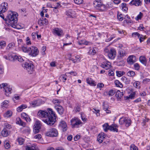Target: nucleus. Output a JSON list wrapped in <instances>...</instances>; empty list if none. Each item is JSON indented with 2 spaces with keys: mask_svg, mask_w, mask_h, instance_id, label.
<instances>
[{
  "mask_svg": "<svg viewBox=\"0 0 150 150\" xmlns=\"http://www.w3.org/2000/svg\"><path fill=\"white\" fill-rule=\"evenodd\" d=\"M4 69L3 66L0 64V75L4 73Z\"/></svg>",
  "mask_w": 150,
  "mask_h": 150,
  "instance_id": "57",
  "label": "nucleus"
},
{
  "mask_svg": "<svg viewBox=\"0 0 150 150\" xmlns=\"http://www.w3.org/2000/svg\"><path fill=\"white\" fill-rule=\"evenodd\" d=\"M115 92V91L113 90H111L109 91L108 94L110 96H112L114 94Z\"/></svg>",
  "mask_w": 150,
  "mask_h": 150,
  "instance_id": "59",
  "label": "nucleus"
},
{
  "mask_svg": "<svg viewBox=\"0 0 150 150\" xmlns=\"http://www.w3.org/2000/svg\"><path fill=\"white\" fill-rule=\"evenodd\" d=\"M8 8V4L6 2L3 3L0 5V17L5 21H7V19L4 18L3 13L7 10Z\"/></svg>",
  "mask_w": 150,
  "mask_h": 150,
  "instance_id": "4",
  "label": "nucleus"
},
{
  "mask_svg": "<svg viewBox=\"0 0 150 150\" xmlns=\"http://www.w3.org/2000/svg\"><path fill=\"white\" fill-rule=\"evenodd\" d=\"M116 74L117 76L120 77L125 74V72L123 71H116Z\"/></svg>",
  "mask_w": 150,
  "mask_h": 150,
  "instance_id": "51",
  "label": "nucleus"
},
{
  "mask_svg": "<svg viewBox=\"0 0 150 150\" xmlns=\"http://www.w3.org/2000/svg\"><path fill=\"white\" fill-rule=\"evenodd\" d=\"M38 24L40 26H42L44 24L47 25L48 24L47 20L45 18L42 17L38 19Z\"/></svg>",
  "mask_w": 150,
  "mask_h": 150,
  "instance_id": "13",
  "label": "nucleus"
},
{
  "mask_svg": "<svg viewBox=\"0 0 150 150\" xmlns=\"http://www.w3.org/2000/svg\"><path fill=\"white\" fill-rule=\"evenodd\" d=\"M11 88L10 86H8L7 87L4 88V90L5 92V95L6 96H8L11 93Z\"/></svg>",
  "mask_w": 150,
  "mask_h": 150,
  "instance_id": "24",
  "label": "nucleus"
},
{
  "mask_svg": "<svg viewBox=\"0 0 150 150\" xmlns=\"http://www.w3.org/2000/svg\"><path fill=\"white\" fill-rule=\"evenodd\" d=\"M16 123L17 124L24 127H25L26 125L25 123L23 122L19 117H17L16 118Z\"/></svg>",
  "mask_w": 150,
  "mask_h": 150,
  "instance_id": "23",
  "label": "nucleus"
},
{
  "mask_svg": "<svg viewBox=\"0 0 150 150\" xmlns=\"http://www.w3.org/2000/svg\"><path fill=\"white\" fill-rule=\"evenodd\" d=\"M103 108L104 110H107L109 109V105L108 104L105 103L104 102L103 105Z\"/></svg>",
  "mask_w": 150,
  "mask_h": 150,
  "instance_id": "46",
  "label": "nucleus"
},
{
  "mask_svg": "<svg viewBox=\"0 0 150 150\" xmlns=\"http://www.w3.org/2000/svg\"><path fill=\"white\" fill-rule=\"evenodd\" d=\"M6 45V42L5 41H2L0 42V47L2 48L4 47Z\"/></svg>",
  "mask_w": 150,
  "mask_h": 150,
  "instance_id": "53",
  "label": "nucleus"
},
{
  "mask_svg": "<svg viewBox=\"0 0 150 150\" xmlns=\"http://www.w3.org/2000/svg\"><path fill=\"white\" fill-rule=\"evenodd\" d=\"M106 137V134L104 133L101 132L98 134L97 140L99 143H101L103 142V140Z\"/></svg>",
  "mask_w": 150,
  "mask_h": 150,
  "instance_id": "15",
  "label": "nucleus"
},
{
  "mask_svg": "<svg viewBox=\"0 0 150 150\" xmlns=\"http://www.w3.org/2000/svg\"><path fill=\"white\" fill-rule=\"evenodd\" d=\"M50 115L46 118L43 119L42 121L47 125L52 126L56 121L57 115L54 111L51 110H50Z\"/></svg>",
  "mask_w": 150,
  "mask_h": 150,
  "instance_id": "2",
  "label": "nucleus"
},
{
  "mask_svg": "<svg viewBox=\"0 0 150 150\" xmlns=\"http://www.w3.org/2000/svg\"><path fill=\"white\" fill-rule=\"evenodd\" d=\"M143 16V14L141 12H140L139 14L135 18V19L137 20H139L141 19L142 17Z\"/></svg>",
  "mask_w": 150,
  "mask_h": 150,
  "instance_id": "50",
  "label": "nucleus"
},
{
  "mask_svg": "<svg viewBox=\"0 0 150 150\" xmlns=\"http://www.w3.org/2000/svg\"><path fill=\"white\" fill-rule=\"evenodd\" d=\"M52 102L55 105H58L62 102V100L57 98H54L52 100Z\"/></svg>",
  "mask_w": 150,
  "mask_h": 150,
  "instance_id": "28",
  "label": "nucleus"
},
{
  "mask_svg": "<svg viewBox=\"0 0 150 150\" xmlns=\"http://www.w3.org/2000/svg\"><path fill=\"white\" fill-rule=\"evenodd\" d=\"M40 101L39 100H35L31 102V104L33 107L38 106L40 105Z\"/></svg>",
  "mask_w": 150,
  "mask_h": 150,
  "instance_id": "27",
  "label": "nucleus"
},
{
  "mask_svg": "<svg viewBox=\"0 0 150 150\" xmlns=\"http://www.w3.org/2000/svg\"><path fill=\"white\" fill-rule=\"evenodd\" d=\"M123 95V93L121 92L119 90L117 91L116 93V96L118 99H121Z\"/></svg>",
  "mask_w": 150,
  "mask_h": 150,
  "instance_id": "31",
  "label": "nucleus"
},
{
  "mask_svg": "<svg viewBox=\"0 0 150 150\" xmlns=\"http://www.w3.org/2000/svg\"><path fill=\"white\" fill-rule=\"evenodd\" d=\"M30 50L28 54L32 57H35L39 53V51L37 48L35 46H31L30 47Z\"/></svg>",
  "mask_w": 150,
  "mask_h": 150,
  "instance_id": "8",
  "label": "nucleus"
},
{
  "mask_svg": "<svg viewBox=\"0 0 150 150\" xmlns=\"http://www.w3.org/2000/svg\"><path fill=\"white\" fill-rule=\"evenodd\" d=\"M15 44L13 42H11L9 43L6 47V49L7 50H9L10 49L12 48L14 46Z\"/></svg>",
  "mask_w": 150,
  "mask_h": 150,
  "instance_id": "48",
  "label": "nucleus"
},
{
  "mask_svg": "<svg viewBox=\"0 0 150 150\" xmlns=\"http://www.w3.org/2000/svg\"><path fill=\"white\" fill-rule=\"evenodd\" d=\"M95 49H96V47L90 49L88 53L91 55H95L96 53Z\"/></svg>",
  "mask_w": 150,
  "mask_h": 150,
  "instance_id": "37",
  "label": "nucleus"
},
{
  "mask_svg": "<svg viewBox=\"0 0 150 150\" xmlns=\"http://www.w3.org/2000/svg\"><path fill=\"white\" fill-rule=\"evenodd\" d=\"M121 79L126 84H129L130 81L125 76H123L122 77Z\"/></svg>",
  "mask_w": 150,
  "mask_h": 150,
  "instance_id": "36",
  "label": "nucleus"
},
{
  "mask_svg": "<svg viewBox=\"0 0 150 150\" xmlns=\"http://www.w3.org/2000/svg\"><path fill=\"white\" fill-rule=\"evenodd\" d=\"M115 83L116 86L120 88H122L123 87V85L118 80H115Z\"/></svg>",
  "mask_w": 150,
  "mask_h": 150,
  "instance_id": "40",
  "label": "nucleus"
},
{
  "mask_svg": "<svg viewBox=\"0 0 150 150\" xmlns=\"http://www.w3.org/2000/svg\"><path fill=\"white\" fill-rule=\"evenodd\" d=\"M9 103V101L8 100H5L2 103V107L6 108L8 105V104Z\"/></svg>",
  "mask_w": 150,
  "mask_h": 150,
  "instance_id": "41",
  "label": "nucleus"
},
{
  "mask_svg": "<svg viewBox=\"0 0 150 150\" xmlns=\"http://www.w3.org/2000/svg\"><path fill=\"white\" fill-rule=\"evenodd\" d=\"M93 5L94 8L98 11H105L108 9L107 6L103 4L100 0H95Z\"/></svg>",
  "mask_w": 150,
  "mask_h": 150,
  "instance_id": "3",
  "label": "nucleus"
},
{
  "mask_svg": "<svg viewBox=\"0 0 150 150\" xmlns=\"http://www.w3.org/2000/svg\"><path fill=\"white\" fill-rule=\"evenodd\" d=\"M2 136L4 137H7L9 134L8 131L6 128H4L1 132Z\"/></svg>",
  "mask_w": 150,
  "mask_h": 150,
  "instance_id": "29",
  "label": "nucleus"
},
{
  "mask_svg": "<svg viewBox=\"0 0 150 150\" xmlns=\"http://www.w3.org/2000/svg\"><path fill=\"white\" fill-rule=\"evenodd\" d=\"M140 83L138 81H136L133 83L134 86L136 88H140Z\"/></svg>",
  "mask_w": 150,
  "mask_h": 150,
  "instance_id": "45",
  "label": "nucleus"
},
{
  "mask_svg": "<svg viewBox=\"0 0 150 150\" xmlns=\"http://www.w3.org/2000/svg\"><path fill=\"white\" fill-rule=\"evenodd\" d=\"M108 75L109 76H113L114 75V71L112 69H110L109 71Z\"/></svg>",
  "mask_w": 150,
  "mask_h": 150,
  "instance_id": "60",
  "label": "nucleus"
},
{
  "mask_svg": "<svg viewBox=\"0 0 150 150\" xmlns=\"http://www.w3.org/2000/svg\"><path fill=\"white\" fill-rule=\"evenodd\" d=\"M119 54L121 57H123L126 55V53L125 50L122 49H121L119 50Z\"/></svg>",
  "mask_w": 150,
  "mask_h": 150,
  "instance_id": "38",
  "label": "nucleus"
},
{
  "mask_svg": "<svg viewBox=\"0 0 150 150\" xmlns=\"http://www.w3.org/2000/svg\"><path fill=\"white\" fill-rule=\"evenodd\" d=\"M8 86V84L6 83H3L0 85V88H2L4 89V88L7 87Z\"/></svg>",
  "mask_w": 150,
  "mask_h": 150,
  "instance_id": "61",
  "label": "nucleus"
},
{
  "mask_svg": "<svg viewBox=\"0 0 150 150\" xmlns=\"http://www.w3.org/2000/svg\"><path fill=\"white\" fill-rule=\"evenodd\" d=\"M74 3L78 5L82 4L83 2V0H74Z\"/></svg>",
  "mask_w": 150,
  "mask_h": 150,
  "instance_id": "52",
  "label": "nucleus"
},
{
  "mask_svg": "<svg viewBox=\"0 0 150 150\" xmlns=\"http://www.w3.org/2000/svg\"><path fill=\"white\" fill-rule=\"evenodd\" d=\"M109 58L111 59H114L116 56V51L114 48H111L108 54Z\"/></svg>",
  "mask_w": 150,
  "mask_h": 150,
  "instance_id": "12",
  "label": "nucleus"
},
{
  "mask_svg": "<svg viewBox=\"0 0 150 150\" xmlns=\"http://www.w3.org/2000/svg\"><path fill=\"white\" fill-rule=\"evenodd\" d=\"M131 121L129 119H127L124 117H121L119 120V124L121 125L125 124L126 127H128L131 124Z\"/></svg>",
  "mask_w": 150,
  "mask_h": 150,
  "instance_id": "9",
  "label": "nucleus"
},
{
  "mask_svg": "<svg viewBox=\"0 0 150 150\" xmlns=\"http://www.w3.org/2000/svg\"><path fill=\"white\" fill-rule=\"evenodd\" d=\"M59 126L61 128L63 132L66 131L67 129V123L64 121H62L60 122Z\"/></svg>",
  "mask_w": 150,
  "mask_h": 150,
  "instance_id": "19",
  "label": "nucleus"
},
{
  "mask_svg": "<svg viewBox=\"0 0 150 150\" xmlns=\"http://www.w3.org/2000/svg\"><path fill=\"white\" fill-rule=\"evenodd\" d=\"M136 61V57L134 56H130L127 59V62L130 64H133Z\"/></svg>",
  "mask_w": 150,
  "mask_h": 150,
  "instance_id": "21",
  "label": "nucleus"
},
{
  "mask_svg": "<svg viewBox=\"0 0 150 150\" xmlns=\"http://www.w3.org/2000/svg\"><path fill=\"white\" fill-rule=\"evenodd\" d=\"M15 55H13L11 53H9L7 55H4L3 57L7 60L11 61H15Z\"/></svg>",
  "mask_w": 150,
  "mask_h": 150,
  "instance_id": "18",
  "label": "nucleus"
},
{
  "mask_svg": "<svg viewBox=\"0 0 150 150\" xmlns=\"http://www.w3.org/2000/svg\"><path fill=\"white\" fill-rule=\"evenodd\" d=\"M142 0H132L130 3V4L134 5L136 6H139L142 4Z\"/></svg>",
  "mask_w": 150,
  "mask_h": 150,
  "instance_id": "20",
  "label": "nucleus"
},
{
  "mask_svg": "<svg viewBox=\"0 0 150 150\" xmlns=\"http://www.w3.org/2000/svg\"><path fill=\"white\" fill-rule=\"evenodd\" d=\"M138 38L139 39L140 42H142L145 39V38L142 35H140V36Z\"/></svg>",
  "mask_w": 150,
  "mask_h": 150,
  "instance_id": "54",
  "label": "nucleus"
},
{
  "mask_svg": "<svg viewBox=\"0 0 150 150\" xmlns=\"http://www.w3.org/2000/svg\"><path fill=\"white\" fill-rule=\"evenodd\" d=\"M67 76L63 74L60 77V78L61 79L63 80H64V81H63V82H64L65 81L67 80Z\"/></svg>",
  "mask_w": 150,
  "mask_h": 150,
  "instance_id": "56",
  "label": "nucleus"
},
{
  "mask_svg": "<svg viewBox=\"0 0 150 150\" xmlns=\"http://www.w3.org/2000/svg\"><path fill=\"white\" fill-rule=\"evenodd\" d=\"M51 110H52V109L51 108L48 109L47 111L46 110H40L38 112V115L40 117L45 119L50 115V111Z\"/></svg>",
  "mask_w": 150,
  "mask_h": 150,
  "instance_id": "6",
  "label": "nucleus"
},
{
  "mask_svg": "<svg viewBox=\"0 0 150 150\" xmlns=\"http://www.w3.org/2000/svg\"><path fill=\"white\" fill-rule=\"evenodd\" d=\"M15 61L18 60V61L22 62L23 61V60L22 57L20 56H18L16 55H15Z\"/></svg>",
  "mask_w": 150,
  "mask_h": 150,
  "instance_id": "42",
  "label": "nucleus"
},
{
  "mask_svg": "<svg viewBox=\"0 0 150 150\" xmlns=\"http://www.w3.org/2000/svg\"><path fill=\"white\" fill-rule=\"evenodd\" d=\"M27 107V106L25 104H22L19 106L17 108V111L18 112H20L23 109H25Z\"/></svg>",
  "mask_w": 150,
  "mask_h": 150,
  "instance_id": "30",
  "label": "nucleus"
},
{
  "mask_svg": "<svg viewBox=\"0 0 150 150\" xmlns=\"http://www.w3.org/2000/svg\"><path fill=\"white\" fill-rule=\"evenodd\" d=\"M17 141L20 145L23 144L24 141V139L22 138H19L17 139Z\"/></svg>",
  "mask_w": 150,
  "mask_h": 150,
  "instance_id": "49",
  "label": "nucleus"
},
{
  "mask_svg": "<svg viewBox=\"0 0 150 150\" xmlns=\"http://www.w3.org/2000/svg\"><path fill=\"white\" fill-rule=\"evenodd\" d=\"M76 13L74 10L69 9L67 10L65 12L66 15L69 18H75L76 17Z\"/></svg>",
  "mask_w": 150,
  "mask_h": 150,
  "instance_id": "10",
  "label": "nucleus"
},
{
  "mask_svg": "<svg viewBox=\"0 0 150 150\" xmlns=\"http://www.w3.org/2000/svg\"><path fill=\"white\" fill-rule=\"evenodd\" d=\"M140 34L138 32H134L132 34V36L133 37H135L137 36L138 37L140 36Z\"/></svg>",
  "mask_w": 150,
  "mask_h": 150,
  "instance_id": "64",
  "label": "nucleus"
},
{
  "mask_svg": "<svg viewBox=\"0 0 150 150\" xmlns=\"http://www.w3.org/2000/svg\"><path fill=\"white\" fill-rule=\"evenodd\" d=\"M130 150H138V148L135 146L134 144L131 145L130 147Z\"/></svg>",
  "mask_w": 150,
  "mask_h": 150,
  "instance_id": "55",
  "label": "nucleus"
},
{
  "mask_svg": "<svg viewBox=\"0 0 150 150\" xmlns=\"http://www.w3.org/2000/svg\"><path fill=\"white\" fill-rule=\"evenodd\" d=\"M86 81L91 86H95L96 84L95 83V81L90 78H87L86 79Z\"/></svg>",
  "mask_w": 150,
  "mask_h": 150,
  "instance_id": "25",
  "label": "nucleus"
},
{
  "mask_svg": "<svg viewBox=\"0 0 150 150\" xmlns=\"http://www.w3.org/2000/svg\"><path fill=\"white\" fill-rule=\"evenodd\" d=\"M71 122L72 128H78L79 125L83 123L80 119L76 117L72 118L71 120Z\"/></svg>",
  "mask_w": 150,
  "mask_h": 150,
  "instance_id": "5",
  "label": "nucleus"
},
{
  "mask_svg": "<svg viewBox=\"0 0 150 150\" xmlns=\"http://www.w3.org/2000/svg\"><path fill=\"white\" fill-rule=\"evenodd\" d=\"M54 107L59 114L62 115L63 114L64 109L62 106L59 105H55Z\"/></svg>",
  "mask_w": 150,
  "mask_h": 150,
  "instance_id": "16",
  "label": "nucleus"
},
{
  "mask_svg": "<svg viewBox=\"0 0 150 150\" xmlns=\"http://www.w3.org/2000/svg\"><path fill=\"white\" fill-rule=\"evenodd\" d=\"M29 47H27L26 45H24L22 47V50L25 53H29V52L30 50Z\"/></svg>",
  "mask_w": 150,
  "mask_h": 150,
  "instance_id": "34",
  "label": "nucleus"
},
{
  "mask_svg": "<svg viewBox=\"0 0 150 150\" xmlns=\"http://www.w3.org/2000/svg\"><path fill=\"white\" fill-rule=\"evenodd\" d=\"M34 127H36L37 128H38V129L40 128V124L39 121L37 122L34 125Z\"/></svg>",
  "mask_w": 150,
  "mask_h": 150,
  "instance_id": "58",
  "label": "nucleus"
},
{
  "mask_svg": "<svg viewBox=\"0 0 150 150\" xmlns=\"http://www.w3.org/2000/svg\"><path fill=\"white\" fill-rule=\"evenodd\" d=\"M18 14L15 12L9 11L6 17L8 25L14 28H16L17 22Z\"/></svg>",
  "mask_w": 150,
  "mask_h": 150,
  "instance_id": "1",
  "label": "nucleus"
},
{
  "mask_svg": "<svg viewBox=\"0 0 150 150\" xmlns=\"http://www.w3.org/2000/svg\"><path fill=\"white\" fill-rule=\"evenodd\" d=\"M26 150H39L38 147L35 145H32L29 146L28 145L26 146Z\"/></svg>",
  "mask_w": 150,
  "mask_h": 150,
  "instance_id": "22",
  "label": "nucleus"
},
{
  "mask_svg": "<svg viewBox=\"0 0 150 150\" xmlns=\"http://www.w3.org/2000/svg\"><path fill=\"white\" fill-rule=\"evenodd\" d=\"M134 67L136 70H138L139 69V65L137 63H135L134 64Z\"/></svg>",
  "mask_w": 150,
  "mask_h": 150,
  "instance_id": "63",
  "label": "nucleus"
},
{
  "mask_svg": "<svg viewBox=\"0 0 150 150\" xmlns=\"http://www.w3.org/2000/svg\"><path fill=\"white\" fill-rule=\"evenodd\" d=\"M12 112L11 110L7 111L4 114V116L5 117H8L11 116Z\"/></svg>",
  "mask_w": 150,
  "mask_h": 150,
  "instance_id": "32",
  "label": "nucleus"
},
{
  "mask_svg": "<svg viewBox=\"0 0 150 150\" xmlns=\"http://www.w3.org/2000/svg\"><path fill=\"white\" fill-rule=\"evenodd\" d=\"M81 105L79 104H76L75 107L74 108V110L76 112H79L81 110Z\"/></svg>",
  "mask_w": 150,
  "mask_h": 150,
  "instance_id": "43",
  "label": "nucleus"
},
{
  "mask_svg": "<svg viewBox=\"0 0 150 150\" xmlns=\"http://www.w3.org/2000/svg\"><path fill=\"white\" fill-rule=\"evenodd\" d=\"M22 66L28 71L33 70L34 66L31 63L25 62L22 64Z\"/></svg>",
  "mask_w": 150,
  "mask_h": 150,
  "instance_id": "11",
  "label": "nucleus"
},
{
  "mask_svg": "<svg viewBox=\"0 0 150 150\" xmlns=\"http://www.w3.org/2000/svg\"><path fill=\"white\" fill-rule=\"evenodd\" d=\"M135 73L133 71H129L127 73L128 76L130 77H133L135 75Z\"/></svg>",
  "mask_w": 150,
  "mask_h": 150,
  "instance_id": "44",
  "label": "nucleus"
},
{
  "mask_svg": "<svg viewBox=\"0 0 150 150\" xmlns=\"http://www.w3.org/2000/svg\"><path fill=\"white\" fill-rule=\"evenodd\" d=\"M110 127V126L108 125V123H105L103 125V130L105 132H107L108 130H109Z\"/></svg>",
  "mask_w": 150,
  "mask_h": 150,
  "instance_id": "35",
  "label": "nucleus"
},
{
  "mask_svg": "<svg viewBox=\"0 0 150 150\" xmlns=\"http://www.w3.org/2000/svg\"><path fill=\"white\" fill-rule=\"evenodd\" d=\"M109 130L114 132H118V129L117 128L115 127L112 125L110 126Z\"/></svg>",
  "mask_w": 150,
  "mask_h": 150,
  "instance_id": "47",
  "label": "nucleus"
},
{
  "mask_svg": "<svg viewBox=\"0 0 150 150\" xmlns=\"http://www.w3.org/2000/svg\"><path fill=\"white\" fill-rule=\"evenodd\" d=\"M4 143V147L6 149H8L10 147V145L8 140H5Z\"/></svg>",
  "mask_w": 150,
  "mask_h": 150,
  "instance_id": "39",
  "label": "nucleus"
},
{
  "mask_svg": "<svg viewBox=\"0 0 150 150\" xmlns=\"http://www.w3.org/2000/svg\"><path fill=\"white\" fill-rule=\"evenodd\" d=\"M139 60L140 62L145 66H146L147 64V60L145 57L143 56H141L139 57Z\"/></svg>",
  "mask_w": 150,
  "mask_h": 150,
  "instance_id": "26",
  "label": "nucleus"
},
{
  "mask_svg": "<svg viewBox=\"0 0 150 150\" xmlns=\"http://www.w3.org/2000/svg\"><path fill=\"white\" fill-rule=\"evenodd\" d=\"M52 33L55 35L60 36L63 33V30L60 28H55L53 29Z\"/></svg>",
  "mask_w": 150,
  "mask_h": 150,
  "instance_id": "14",
  "label": "nucleus"
},
{
  "mask_svg": "<svg viewBox=\"0 0 150 150\" xmlns=\"http://www.w3.org/2000/svg\"><path fill=\"white\" fill-rule=\"evenodd\" d=\"M101 66L106 70L110 68L111 67V63L108 61H106L103 62Z\"/></svg>",
  "mask_w": 150,
  "mask_h": 150,
  "instance_id": "17",
  "label": "nucleus"
},
{
  "mask_svg": "<svg viewBox=\"0 0 150 150\" xmlns=\"http://www.w3.org/2000/svg\"><path fill=\"white\" fill-rule=\"evenodd\" d=\"M123 15L122 14H120L119 15H117V19L120 21H122L123 20Z\"/></svg>",
  "mask_w": 150,
  "mask_h": 150,
  "instance_id": "62",
  "label": "nucleus"
},
{
  "mask_svg": "<svg viewBox=\"0 0 150 150\" xmlns=\"http://www.w3.org/2000/svg\"><path fill=\"white\" fill-rule=\"evenodd\" d=\"M46 136L51 137H56L58 134V132L55 128H52L50 129L49 131L45 133Z\"/></svg>",
  "mask_w": 150,
  "mask_h": 150,
  "instance_id": "7",
  "label": "nucleus"
},
{
  "mask_svg": "<svg viewBox=\"0 0 150 150\" xmlns=\"http://www.w3.org/2000/svg\"><path fill=\"white\" fill-rule=\"evenodd\" d=\"M90 43V42H87L84 40H81L78 42V44L80 45H81L82 44L87 45L89 44Z\"/></svg>",
  "mask_w": 150,
  "mask_h": 150,
  "instance_id": "33",
  "label": "nucleus"
}]
</instances>
